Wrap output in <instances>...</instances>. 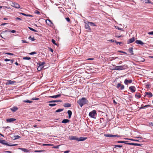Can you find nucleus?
<instances>
[{"mask_svg":"<svg viewBox=\"0 0 153 153\" xmlns=\"http://www.w3.org/2000/svg\"><path fill=\"white\" fill-rule=\"evenodd\" d=\"M88 102V100L86 98L84 97L82 98L81 99L77 101V103L81 107H82L83 105L86 104Z\"/></svg>","mask_w":153,"mask_h":153,"instance_id":"nucleus-1","label":"nucleus"},{"mask_svg":"<svg viewBox=\"0 0 153 153\" xmlns=\"http://www.w3.org/2000/svg\"><path fill=\"white\" fill-rule=\"evenodd\" d=\"M89 115L90 117L93 118H96L97 115L96 111L95 110L92 111L89 113Z\"/></svg>","mask_w":153,"mask_h":153,"instance_id":"nucleus-2","label":"nucleus"},{"mask_svg":"<svg viewBox=\"0 0 153 153\" xmlns=\"http://www.w3.org/2000/svg\"><path fill=\"white\" fill-rule=\"evenodd\" d=\"M85 28L88 30V31H91V29L89 26V23H88V22L87 23L85 22Z\"/></svg>","mask_w":153,"mask_h":153,"instance_id":"nucleus-3","label":"nucleus"},{"mask_svg":"<svg viewBox=\"0 0 153 153\" xmlns=\"http://www.w3.org/2000/svg\"><path fill=\"white\" fill-rule=\"evenodd\" d=\"M120 87V89L121 90H123L124 88V86L123 85H122L120 83H118L116 86L117 88H119Z\"/></svg>","mask_w":153,"mask_h":153,"instance_id":"nucleus-4","label":"nucleus"},{"mask_svg":"<svg viewBox=\"0 0 153 153\" xmlns=\"http://www.w3.org/2000/svg\"><path fill=\"white\" fill-rule=\"evenodd\" d=\"M15 81H11L10 80H7V82L6 83V85H13L15 82Z\"/></svg>","mask_w":153,"mask_h":153,"instance_id":"nucleus-5","label":"nucleus"},{"mask_svg":"<svg viewBox=\"0 0 153 153\" xmlns=\"http://www.w3.org/2000/svg\"><path fill=\"white\" fill-rule=\"evenodd\" d=\"M132 82L131 79L128 80L127 79H125L124 81V83L126 85H128L129 83H131Z\"/></svg>","mask_w":153,"mask_h":153,"instance_id":"nucleus-6","label":"nucleus"},{"mask_svg":"<svg viewBox=\"0 0 153 153\" xmlns=\"http://www.w3.org/2000/svg\"><path fill=\"white\" fill-rule=\"evenodd\" d=\"M12 6L13 7L16 8H20V5L16 3H13Z\"/></svg>","mask_w":153,"mask_h":153,"instance_id":"nucleus-7","label":"nucleus"},{"mask_svg":"<svg viewBox=\"0 0 153 153\" xmlns=\"http://www.w3.org/2000/svg\"><path fill=\"white\" fill-rule=\"evenodd\" d=\"M143 3H150L153 4V3L149 0H140Z\"/></svg>","mask_w":153,"mask_h":153,"instance_id":"nucleus-8","label":"nucleus"},{"mask_svg":"<svg viewBox=\"0 0 153 153\" xmlns=\"http://www.w3.org/2000/svg\"><path fill=\"white\" fill-rule=\"evenodd\" d=\"M129 88L132 93H134L135 91V87L134 86H130L129 87Z\"/></svg>","mask_w":153,"mask_h":153,"instance_id":"nucleus-9","label":"nucleus"},{"mask_svg":"<svg viewBox=\"0 0 153 153\" xmlns=\"http://www.w3.org/2000/svg\"><path fill=\"white\" fill-rule=\"evenodd\" d=\"M61 95V94H59L56 95H55L54 96H49L48 97L49 98H56L58 97H60Z\"/></svg>","mask_w":153,"mask_h":153,"instance_id":"nucleus-10","label":"nucleus"},{"mask_svg":"<svg viewBox=\"0 0 153 153\" xmlns=\"http://www.w3.org/2000/svg\"><path fill=\"white\" fill-rule=\"evenodd\" d=\"M135 38L134 37H133L128 41L127 43L128 44L131 43L135 41Z\"/></svg>","mask_w":153,"mask_h":153,"instance_id":"nucleus-11","label":"nucleus"},{"mask_svg":"<svg viewBox=\"0 0 153 153\" xmlns=\"http://www.w3.org/2000/svg\"><path fill=\"white\" fill-rule=\"evenodd\" d=\"M87 137H80L79 138H78L77 139V141H83L87 139Z\"/></svg>","mask_w":153,"mask_h":153,"instance_id":"nucleus-12","label":"nucleus"},{"mask_svg":"<svg viewBox=\"0 0 153 153\" xmlns=\"http://www.w3.org/2000/svg\"><path fill=\"white\" fill-rule=\"evenodd\" d=\"M69 139L71 140H76L77 141L78 137L76 136H71L69 137Z\"/></svg>","mask_w":153,"mask_h":153,"instance_id":"nucleus-13","label":"nucleus"},{"mask_svg":"<svg viewBox=\"0 0 153 153\" xmlns=\"http://www.w3.org/2000/svg\"><path fill=\"white\" fill-rule=\"evenodd\" d=\"M135 42L137 44H139L141 45H143L145 44L143 42L141 41L140 40H137L135 41Z\"/></svg>","mask_w":153,"mask_h":153,"instance_id":"nucleus-14","label":"nucleus"},{"mask_svg":"<svg viewBox=\"0 0 153 153\" xmlns=\"http://www.w3.org/2000/svg\"><path fill=\"white\" fill-rule=\"evenodd\" d=\"M16 120V119L13 118H9V119H6V121L9 122V123H11L13 121H14Z\"/></svg>","mask_w":153,"mask_h":153,"instance_id":"nucleus-15","label":"nucleus"},{"mask_svg":"<svg viewBox=\"0 0 153 153\" xmlns=\"http://www.w3.org/2000/svg\"><path fill=\"white\" fill-rule=\"evenodd\" d=\"M10 109L13 112H15L18 109V108L17 107L14 106L10 108Z\"/></svg>","mask_w":153,"mask_h":153,"instance_id":"nucleus-16","label":"nucleus"},{"mask_svg":"<svg viewBox=\"0 0 153 153\" xmlns=\"http://www.w3.org/2000/svg\"><path fill=\"white\" fill-rule=\"evenodd\" d=\"M116 67L117 68V70H121L124 69L123 66H117Z\"/></svg>","mask_w":153,"mask_h":153,"instance_id":"nucleus-17","label":"nucleus"},{"mask_svg":"<svg viewBox=\"0 0 153 153\" xmlns=\"http://www.w3.org/2000/svg\"><path fill=\"white\" fill-rule=\"evenodd\" d=\"M0 143L7 145V142L4 140H1L0 139Z\"/></svg>","mask_w":153,"mask_h":153,"instance_id":"nucleus-18","label":"nucleus"},{"mask_svg":"<svg viewBox=\"0 0 153 153\" xmlns=\"http://www.w3.org/2000/svg\"><path fill=\"white\" fill-rule=\"evenodd\" d=\"M145 93H146V95H145V97L146 95H148L149 96L148 97L149 98V97H152L153 96L151 92H146Z\"/></svg>","mask_w":153,"mask_h":153,"instance_id":"nucleus-19","label":"nucleus"},{"mask_svg":"<svg viewBox=\"0 0 153 153\" xmlns=\"http://www.w3.org/2000/svg\"><path fill=\"white\" fill-rule=\"evenodd\" d=\"M45 64V62H40L39 63V68L40 67H41V68H43L44 67V65Z\"/></svg>","mask_w":153,"mask_h":153,"instance_id":"nucleus-20","label":"nucleus"},{"mask_svg":"<svg viewBox=\"0 0 153 153\" xmlns=\"http://www.w3.org/2000/svg\"><path fill=\"white\" fill-rule=\"evenodd\" d=\"M46 22L47 24L48 25H51V24H53L51 21L49 19H47L46 20Z\"/></svg>","mask_w":153,"mask_h":153,"instance_id":"nucleus-21","label":"nucleus"},{"mask_svg":"<svg viewBox=\"0 0 153 153\" xmlns=\"http://www.w3.org/2000/svg\"><path fill=\"white\" fill-rule=\"evenodd\" d=\"M67 113L68 114V118H70L72 114V111L69 110L68 111Z\"/></svg>","mask_w":153,"mask_h":153,"instance_id":"nucleus-22","label":"nucleus"},{"mask_svg":"<svg viewBox=\"0 0 153 153\" xmlns=\"http://www.w3.org/2000/svg\"><path fill=\"white\" fill-rule=\"evenodd\" d=\"M128 51L131 54V55H133L134 53L133 51V48H130L128 49Z\"/></svg>","mask_w":153,"mask_h":153,"instance_id":"nucleus-23","label":"nucleus"},{"mask_svg":"<svg viewBox=\"0 0 153 153\" xmlns=\"http://www.w3.org/2000/svg\"><path fill=\"white\" fill-rule=\"evenodd\" d=\"M139 62H143L145 61V59L141 57H139L138 59Z\"/></svg>","mask_w":153,"mask_h":153,"instance_id":"nucleus-24","label":"nucleus"},{"mask_svg":"<svg viewBox=\"0 0 153 153\" xmlns=\"http://www.w3.org/2000/svg\"><path fill=\"white\" fill-rule=\"evenodd\" d=\"M70 121V120L68 119H65L63 120L62 121V123H67L69 122Z\"/></svg>","mask_w":153,"mask_h":153,"instance_id":"nucleus-25","label":"nucleus"},{"mask_svg":"<svg viewBox=\"0 0 153 153\" xmlns=\"http://www.w3.org/2000/svg\"><path fill=\"white\" fill-rule=\"evenodd\" d=\"M71 104L69 103H65L64 105V106L65 107H70L71 106Z\"/></svg>","mask_w":153,"mask_h":153,"instance_id":"nucleus-26","label":"nucleus"},{"mask_svg":"<svg viewBox=\"0 0 153 153\" xmlns=\"http://www.w3.org/2000/svg\"><path fill=\"white\" fill-rule=\"evenodd\" d=\"M150 105H146L144 106H141V107L139 108V109H143V108H146L147 107H149Z\"/></svg>","mask_w":153,"mask_h":153,"instance_id":"nucleus-27","label":"nucleus"},{"mask_svg":"<svg viewBox=\"0 0 153 153\" xmlns=\"http://www.w3.org/2000/svg\"><path fill=\"white\" fill-rule=\"evenodd\" d=\"M135 97L138 99L140 98L141 97L140 94L139 93H137L135 95Z\"/></svg>","mask_w":153,"mask_h":153,"instance_id":"nucleus-28","label":"nucleus"},{"mask_svg":"<svg viewBox=\"0 0 153 153\" xmlns=\"http://www.w3.org/2000/svg\"><path fill=\"white\" fill-rule=\"evenodd\" d=\"M127 141H118L117 142V143H124L125 144H127Z\"/></svg>","mask_w":153,"mask_h":153,"instance_id":"nucleus-29","label":"nucleus"},{"mask_svg":"<svg viewBox=\"0 0 153 153\" xmlns=\"http://www.w3.org/2000/svg\"><path fill=\"white\" fill-rule=\"evenodd\" d=\"M104 136L107 137H113V135L111 134H105Z\"/></svg>","mask_w":153,"mask_h":153,"instance_id":"nucleus-30","label":"nucleus"},{"mask_svg":"<svg viewBox=\"0 0 153 153\" xmlns=\"http://www.w3.org/2000/svg\"><path fill=\"white\" fill-rule=\"evenodd\" d=\"M88 23H89V25L91 26H96V25L94 23L92 22H88Z\"/></svg>","mask_w":153,"mask_h":153,"instance_id":"nucleus-31","label":"nucleus"},{"mask_svg":"<svg viewBox=\"0 0 153 153\" xmlns=\"http://www.w3.org/2000/svg\"><path fill=\"white\" fill-rule=\"evenodd\" d=\"M63 110H64L63 109H62V108L56 110L55 111V112L56 113L60 112L61 111H63Z\"/></svg>","mask_w":153,"mask_h":153,"instance_id":"nucleus-32","label":"nucleus"},{"mask_svg":"<svg viewBox=\"0 0 153 153\" xmlns=\"http://www.w3.org/2000/svg\"><path fill=\"white\" fill-rule=\"evenodd\" d=\"M61 102V101L59 100H52L49 101L48 102Z\"/></svg>","mask_w":153,"mask_h":153,"instance_id":"nucleus-33","label":"nucleus"},{"mask_svg":"<svg viewBox=\"0 0 153 153\" xmlns=\"http://www.w3.org/2000/svg\"><path fill=\"white\" fill-rule=\"evenodd\" d=\"M17 145V144H13L12 143H10V144H9L8 143H7V146H16Z\"/></svg>","mask_w":153,"mask_h":153,"instance_id":"nucleus-34","label":"nucleus"},{"mask_svg":"<svg viewBox=\"0 0 153 153\" xmlns=\"http://www.w3.org/2000/svg\"><path fill=\"white\" fill-rule=\"evenodd\" d=\"M20 149L24 152H28V150L27 149L25 148H20Z\"/></svg>","mask_w":153,"mask_h":153,"instance_id":"nucleus-35","label":"nucleus"},{"mask_svg":"<svg viewBox=\"0 0 153 153\" xmlns=\"http://www.w3.org/2000/svg\"><path fill=\"white\" fill-rule=\"evenodd\" d=\"M23 102H25L27 103H31L33 101H30L28 100H23Z\"/></svg>","mask_w":153,"mask_h":153,"instance_id":"nucleus-36","label":"nucleus"},{"mask_svg":"<svg viewBox=\"0 0 153 153\" xmlns=\"http://www.w3.org/2000/svg\"><path fill=\"white\" fill-rule=\"evenodd\" d=\"M14 140H16L21 138V137L19 135H16L14 137Z\"/></svg>","mask_w":153,"mask_h":153,"instance_id":"nucleus-37","label":"nucleus"},{"mask_svg":"<svg viewBox=\"0 0 153 153\" xmlns=\"http://www.w3.org/2000/svg\"><path fill=\"white\" fill-rule=\"evenodd\" d=\"M5 32H11L13 33H14L16 32V31L15 30H11L10 31L9 30H6L5 31Z\"/></svg>","mask_w":153,"mask_h":153,"instance_id":"nucleus-38","label":"nucleus"},{"mask_svg":"<svg viewBox=\"0 0 153 153\" xmlns=\"http://www.w3.org/2000/svg\"><path fill=\"white\" fill-rule=\"evenodd\" d=\"M23 59L29 60L31 59V58L29 57H24L23 58Z\"/></svg>","mask_w":153,"mask_h":153,"instance_id":"nucleus-39","label":"nucleus"},{"mask_svg":"<svg viewBox=\"0 0 153 153\" xmlns=\"http://www.w3.org/2000/svg\"><path fill=\"white\" fill-rule=\"evenodd\" d=\"M28 39H30L32 41H33L35 40L34 37H32L30 36L29 37Z\"/></svg>","mask_w":153,"mask_h":153,"instance_id":"nucleus-40","label":"nucleus"},{"mask_svg":"<svg viewBox=\"0 0 153 153\" xmlns=\"http://www.w3.org/2000/svg\"><path fill=\"white\" fill-rule=\"evenodd\" d=\"M28 28L30 30L32 31H33L35 32H38V31H37V30H35L33 29V28H32L31 27H28Z\"/></svg>","mask_w":153,"mask_h":153,"instance_id":"nucleus-41","label":"nucleus"},{"mask_svg":"<svg viewBox=\"0 0 153 153\" xmlns=\"http://www.w3.org/2000/svg\"><path fill=\"white\" fill-rule=\"evenodd\" d=\"M56 104L55 103H50L49 104V105L50 106H53L56 105Z\"/></svg>","mask_w":153,"mask_h":153,"instance_id":"nucleus-42","label":"nucleus"},{"mask_svg":"<svg viewBox=\"0 0 153 153\" xmlns=\"http://www.w3.org/2000/svg\"><path fill=\"white\" fill-rule=\"evenodd\" d=\"M114 147L116 148V147H122V145H115L114 146Z\"/></svg>","mask_w":153,"mask_h":153,"instance_id":"nucleus-43","label":"nucleus"},{"mask_svg":"<svg viewBox=\"0 0 153 153\" xmlns=\"http://www.w3.org/2000/svg\"><path fill=\"white\" fill-rule=\"evenodd\" d=\"M125 139H126L129 140H131V141H139V140H135V139H128V138H126Z\"/></svg>","mask_w":153,"mask_h":153,"instance_id":"nucleus-44","label":"nucleus"},{"mask_svg":"<svg viewBox=\"0 0 153 153\" xmlns=\"http://www.w3.org/2000/svg\"><path fill=\"white\" fill-rule=\"evenodd\" d=\"M44 151L43 150H36L34 151L35 152H44Z\"/></svg>","mask_w":153,"mask_h":153,"instance_id":"nucleus-45","label":"nucleus"},{"mask_svg":"<svg viewBox=\"0 0 153 153\" xmlns=\"http://www.w3.org/2000/svg\"><path fill=\"white\" fill-rule=\"evenodd\" d=\"M51 41L52 42L54 45H57V44L55 43V41L54 39H52Z\"/></svg>","mask_w":153,"mask_h":153,"instance_id":"nucleus-46","label":"nucleus"},{"mask_svg":"<svg viewBox=\"0 0 153 153\" xmlns=\"http://www.w3.org/2000/svg\"><path fill=\"white\" fill-rule=\"evenodd\" d=\"M5 53V54H6L9 55H13L14 54L13 53Z\"/></svg>","mask_w":153,"mask_h":153,"instance_id":"nucleus-47","label":"nucleus"},{"mask_svg":"<svg viewBox=\"0 0 153 153\" xmlns=\"http://www.w3.org/2000/svg\"><path fill=\"white\" fill-rule=\"evenodd\" d=\"M135 143H127V144L135 146Z\"/></svg>","mask_w":153,"mask_h":153,"instance_id":"nucleus-48","label":"nucleus"},{"mask_svg":"<svg viewBox=\"0 0 153 153\" xmlns=\"http://www.w3.org/2000/svg\"><path fill=\"white\" fill-rule=\"evenodd\" d=\"M36 52H32L30 53L29 54L31 55H33L34 54H36Z\"/></svg>","mask_w":153,"mask_h":153,"instance_id":"nucleus-49","label":"nucleus"},{"mask_svg":"<svg viewBox=\"0 0 153 153\" xmlns=\"http://www.w3.org/2000/svg\"><path fill=\"white\" fill-rule=\"evenodd\" d=\"M114 67V68L113 69L114 70H117V68L116 67H117V66H116L114 65H112Z\"/></svg>","mask_w":153,"mask_h":153,"instance_id":"nucleus-50","label":"nucleus"},{"mask_svg":"<svg viewBox=\"0 0 153 153\" xmlns=\"http://www.w3.org/2000/svg\"><path fill=\"white\" fill-rule=\"evenodd\" d=\"M10 61V63L9 64L11 65V64H12L13 63V62L14 61V60H13V59H10V61Z\"/></svg>","mask_w":153,"mask_h":153,"instance_id":"nucleus-51","label":"nucleus"},{"mask_svg":"<svg viewBox=\"0 0 153 153\" xmlns=\"http://www.w3.org/2000/svg\"><path fill=\"white\" fill-rule=\"evenodd\" d=\"M32 100H39V98H36V97H34V98H33L32 99Z\"/></svg>","mask_w":153,"mask_h":153,"instance_id":"nucleus-52","label":"nucleus"},{"mask_svg":"<svg viewBox=\"0 0 153 153\" xmlns=\"http://www.w3.org/2000/svg\"><path fill=\"white\" fill-rule=\"evenodd\" d=\"M142 144H139V143H135V146H142Z\"/></svg>","mask_w":153,"mask_h":153,"instance_id":"nucleus-53","label":"nucleus"},{"mask_svg":"<svg viewBox=\"0 0 153 153\" xmlns=\"http://www.w3.org/2000/svg\"><path fill=\"white\" fill-rule=\"evenodd\" d=\"M65 19L67 22H69L70 21V19L69 17L65 18Z\"/></svg>","mask_w":153,"mask_h":153,"instance_id":"nucleus-54","label":"nucleus"},{"mask_svg":"<svg viewBox=\"0 0 153 153\" xmlns=\"http://www.w3.org/2000/svg\"><path fill=\"white\" fill-rule=\"evenodd\" d=\"M22 41L23 43H28V42L26 41L25 40H22Z\"/></svg>","mask_w":153,"mask_h":153,"instance_id":"nucleus-55","label":"nucleus"},{"mask_svg":"<svg viewBox=\"0 0 153 153\" xmlns=\"http://www.w3.org/2000/svg\"><path fill=\"white\" fill-rule=\"evenodd\" d=\"M117 29H118L119 30H121V31H123V28H119V27H117V28H116Z\"/></svg>","mask_w":153,"mask_h":153,"instance_id":"nucleus-56","label":"nucleus"},{"mask_svg":"<svg viewBox=\"0 0 153 153\" xmlns=\"http://www.w3.org/2000/svg\"><path fill=\"white\" fill-rule=\"evenodd\" d=\"M148 34L149 35H153V31L149 32Z\"/></svg>","mask_w":153,"mask_h":153,"instance_id":"nucleus-57","label":"nucleus"},{"mask_svg":"<svg viewBox=\"0 0 153 153\" xmlns=\"http://www.w3.org/2000/svg\"><path fill=\"white\" fill-rule=\"evenodd\" d=\"M35 13L36 14H39L40 13V12L38 10H36L35 12Z\"/></svg>","mask_w":153,"mask_h":153,"instance_id":"nucleus-58","label":"nucleus"},{"mask_svg":"<svg viewBox=\"0 0 153 153\" xmlns=\"http://www.w3.org/2000/svg\"><path fill=\"white\" fill-rule=\"evenodd\" d=\"M115 42L117 44H119V45H120V44L122 43V42H117L116 41H115Z\"/></svg>","mask_w":153,"mask_h":153,"instance_id":"nucleus-59","label":"nucleus"},{"mask_svg":"<svg viewBox=\"0 0 153 153\" xmlns=\"http://www.w3.org/2000/svg\"><path fill=\"white\" fill-rule=\"evenodd\" d=\"M118 52H120V53H125V54H127V53L126 52H123V51H118Z\"/></svg>","mask_w":153,"mask_h":153,"instance_id":"nucleus-60","label":"nucleus"},{"mask_svg":"<svg viewBox=\"0 0 153 153\" xmlns=\"http://www.w3.org/2000/svg\"><path fill=\"white\" fill-rule=\"evenodd\" d=\"M120 137V136L118 135H113V137Z\"/></svg>","mask_w":153,"mask_h":153,"instance_id":"nucleus-61","label":"nucleus"},{"mask_svg":"<svg viewBox=\"0 0 153 153\" xmlns=\"http://www.w3.org/2000/svg\"><path fill=\"white\" fill-rule=\"evenodd\" d=\"M42 145L43 146H47L50 145L49 144H43Z\"/></svg>","mask_w":153,"mask_h":153,"instance_id":"nucleus-62","label":"nucleus"},{"mask_svg":"<svg viewBox=\"0 0 153 153\" xmlns=\"http://www.w3.org/2000/svg\"><path fill=\"white\" fill-rule=\"evenodd\" d=\"M4 152L5 153H12L11 151H6Z\"/></svg>","mask_w":153,"mask_h":153,"instance_id":"nucleus-63","label":"nucleus"},{"mask_svg":"<svg viewBox=\"0 0 153 153\" xmlns=\"http://www.w3.org/2000/svg\"><path fill=\"white\" fill-rule=\"evenodd\" d=\"M109 41L111 42H114L115 41H114V40H113V39H110V40H109Z\"/></svg>","mask_w":153,"mask_h":153,"instance_id":"nucleus-64","label":"nucleus"}]
</instances>
